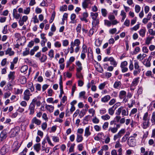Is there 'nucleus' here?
Instances as JSON below:
<instances>
[{
    "label": "nucleus",
    "instance_id": "nucleus-47",
    "mask_svg": "<svg viewBox=\"0 0 155 155\" xmlns=\"http://www.w3.org/2000/svg\"><path fill=\"white\" fill-rule=\"evenodd\" d=\"M15 84L12 83V82H8V84L7 85V87H8V89L9 90H11L12 89V87Z\"/></svg>",
    "mask_w": 155,
    "mask_h": 155
},
{
    "label": "nucleus",
    "instance_id": "nucleus-50",
    "mask_svg": "<svg viewBox=\"0 0 155 155\" xmlns=\"http://www.w3.org/2000/svg\"><path fill=\"white\" fill-rule=\"evenodd\" d=\"M151 120L152 123L155 124V112H153L152 114Z\"/></svg>",
    "mask_w": 155,
    "mask_h": 155
},
{
    "label": "nucleus",
    "instance_id": "nucleus-35",
    "mask_svg": "<svg viewBox=\"0 0 155 155\" xmlns=\"http://www.w3.org/2000/svg\"><path fill=\"white\" fill-rule=\"evenodd\" d=\"M102 15L105 17L107 16V10L105 8H102L101 10Z\"/></svg>",
    "mask_w": 155,
    "mask_h": 155
},
{
    "label": "nucleus",
    "instance_id": "nucleus-28",
    "mask_svg": "<svg viewBox=\"0 0 155 155\" xmlns=\"http://www.w3.org/2000/svg\"><path fill=\"white\" fill-rule=\"evenodd\" d=\"M83 137L81 135L77 134L76 141L77 142L79 143L82 141Z\"/></svg>",
    "mask_w": 155,
    "mask_h": 155
},
{
    "label": "nucleus",
    "instance_id": "nucleus-25",
    "mask_svg": "<svg viewBox=\"0 0 155 155\" xmlns=\"http://www.w3.org/2000/svg\"><path fill=\"white\" fill-rule=\"evenodd\" d=\"M116 109L112 106L108 109V113L110 115L112 116L114 114Z\"/></svg>",
    "mask_w": 155,
    "mask_h": 155
},
{
    "label": "nucleus",
    "instance_id": "nucleus-39",
    "mask_svg": "<svg viewBox=\"0 0 155 155\" xmlns=\"http://www.w3.org/2000/svg\"><path fill=\"white\" fill-rule=\"evenodd\" d=\"M117 127H110L108 129V130L109 131H110L113 133H115L117 131Z\"/></svg>",
    "mask_w": 155,
    "mask_h": 155
},
{
    "label": "nucleus",
    "instance_id": "nucleus-38",
    "mask_svg": "<svg viewBox=\"0 0 155 155\" xmlns=\"http://www.w3.org/2000/svg\"><path fill=\"white\" fill-rule=\"evenodd\" d=\"M143 120H150L149 114L148 112H146L144 114L143 117Z\"/></svg>",
    "mask_w": 155,
    "mask_h": 155
},
{
    "label": "nucleus",
    "instance_id": "nucleus-6",
    "mask_svg": "<svg viewBox=\"0 0 155 155\" xmlns=\"http://www.w3.org/2000/svg\"><path fill=\"white\" fill-rule=\"evenodd\" d=\"M31 95L29 91L28 90H26L24 92L23 99L24 100L28 101L30 99V96Z\"/></svg>",
    "mask_w": 155,
    "mask_h": 155
},
{
    "label": "nucleus",
    "instance_id": "nucleus-1",
    "mask_svg": "<svg viewBox=\"0 0 155 155\" xmlns=\"http://www.w3.org/2000/svg\"><path fill=\"white\" fill-rule=\"evenodd\" d=\"M134 69L133 71V74L134 76H136L139 74L141 71V68L139 65V63L138 61L136 60L134 61Z\"/></svg>",
    "mask_w": 155,
    "mask_h": 155
},
{
    "label": "nucleus",
    "instance_id": "nucleus-3",
    "mask_svg": "<svg viewBox=\"0 0 155 155\" xmlns=\"http://www.w3.org/2000/svg\"><path fill=\"white\" fill-rule=\"evenodd\" d=\"M121 112V114L123 116H126L128 115V112H126V110L124 109L123 107L121 106L118 108L116 111V114L117 115H119Z\"/></svg>",
    "mask_w": 155,
    "mask_h": 155
},
{
    "label": "nucleus",
    "instance_id": "nucleus-53",
    "mask_svg": "<svg viewBox=\"0 0 155 155\" xmlns=\"http://www.w3.org/2000/svg\"><path fill=\"white\" fill-rule=\"evenodd\" d=\"M55 12L54 11H53L51 15V18L50 20V22L51 23L54 20L55 17Z\"/></svg>",
    "mask_w": 155,
    "mask_h": 155
},
{
    "label": "nucleus",
    "instance_id": "nucleus-29",
    "mask_svg": "<svg viewBox=\"0 0 155 155\" xmlns=\"http://www.w3.org/2000/svg\"><path fill=\"white\" fill-rule=\"evenodd\" d=\"M154 38V37H150V36L147 37L145 40V43L146 45H148L151 43V41L152 39Z\"/></svg>",
    "mask_w": 155,
    "mask_h": 155
},
{
    "label": "nucleus",
    "instance_id": "nucleus-55",
    "mask_svg": "<svg viewBox=\"0 0 155 155\" xmlns=\"http://www.w3.org/2000/svg\"><path fill=\"white\" fill-rule=\"evenodd\" d=\"M108 125L109 123L108 122H105V123H104L103 125V129L104 130H106L108 127Z\"/></svg>",
    "mask_w": 155,
    "mask_h": 155
},
{
    "label": "nucleus",
    "instance_id": "nucleus-30",
    "mask_svg": "<svg viewBox=\"0 0 155 155\" xmlns=\"http://www.w3.org/2000/svg\"><path fill=\"white\" fill-rule=\"evenodd\" d=\"M110 64L113 66L114 67H115L117 66V62L115 61L114 58L112 57L110 61Z\"/></svg>",
    "mask_w": 155,
    "mask_h": 155
},
{
    "label": "nucleus",
    "instance_id": "nucleus-56",
    "mask_svg": "<svg viewBox=\"0 0 155 155\" xmlns=\"http://www.w3.org/2000/svg\"><path fill=\"white\" fill-rule=\"evenodd\" d=\"M85 93H86L84 91L80 92L79 94V97L80 98L83 97L84 98H85Z\"/></svg>",
    "mask_w": 155,
    "mask_h": 155
},
{
    "label": "nucleus",
    "instance_id": "nucleus-48",
    "mask_svg": "<svg viewBox=\"0 0 155 155\" xmlns=\"http://www.w3.org/2000/svg\"><path fill=\"white\" fill-rule=\"evenodd\" d=\"M145 150L143 147H141L140 148L141 153L143 154V155H148V152L145 151Z\"/></svg>",
    "mask_w": 155,
    "mask_h": 155
},
{
    "label": "nucleus",
    "instance_id": "nucleus-17",
    "mask_svg": "<svg viewBox=\"0 0 155 155\" xmlns=\"http://www.w3.org/2000/svg\"><path fill=\"white\" fill-rule=\"evenodd\" d=\"M5 53L6 55L8 54L9 56H12L14 55V52L12 51L11 48H9L5 51Z\"/></svg>",
    "mask_w": 155,
    "mask_h": 155
},
{
    "label": "nucleus",
    "instance_id": "nucleus-40",
    "mask_svg": "<svg viewBox=\"0 0 155 155\" xmlns=\"http://www.w3.org/2000/svg\"><path fill=\"white\" fill-rule=\"evenodd\" d=\"M11 93L9 91H8L5 92L4 94V98H6L9 97L11 95Z\"/></svg>",
    "mask_w": 155,
    "mask_h": 155
},
{
    "label": "nucleus",
    "instance_id": "nucleus-24",
    "mask_svg": "<svg viewBox=\"0 0 155 155\" xmlns=\"http://www.w3.org/2000/svg\"><path fill=\"white\" fill-rule=\"evenodd\" d=\"M146 30L145 28L141 29L139 31L140 35L142 37H143L145 35Z\"/></svg>",
    "mask_w": 155,
    "mask_h": 155
},
{
    "label": "nucleus",
    "instance_id": "nucleus-27",
    "mask_svg": "<svg viewBox=\"0 0 155 155\" xmlns=\"http://www.w3.org/2000/svg\"><path fill=\"white\" fill-rule=\"evenodd\" d=\"M32 122L35 123L37 125H39L40 124L41 121L40 120L38 119L36 117H34L32 120Z\"/></svg>",
    "mask_w": 155,
    "mask_h": 155
},
{
    "label": "nucleus",
    "instance_id": "nucleus-54",
    "mask_svg": "<svg viewBox=\"0 0 155 155\" xmlns=\"http://www.w3.org/2000/svg\"><path fill=\"white\" fill-rule=\"evenodd\" d=\"M85 112L84 111V110H83L79 112V117L80 118H81L85 115Z\"/></svg>",
    "mask_w": 155,
    "mask_h": 155
},
{
    "label": "nucleus",
    "instance_id": "nucleus-19",
    "mask_svg": "<svg viewBox=\"0 0 155 155\" xmlns=\"http://www.w3.org/2000/svg\"><path fill=\"white\" fill-rule=\"evenodd\" d=\"M147 56V55L144 54H138L137 57V59L140 61H142L144 58H145Z\"/></svg>",
    "mask_w": 155,
    "mask_h": 155
},
{
    "label": "nucleus",
    "instance_id": "nucleus-34",
    "mask_svg": "<svg viewBox=\"0 0 155 155\" xmlns=\"http://www.w3.org/2000/svg\"><path fill=\"white\" fill-rule=\"evenodd\" d=\"M40 147L41 144L40 143L36 144L34 146L35 150L37 152L39 151Z\"/></svg>",
    "mask_w": 155,
    "mask_h": 155
},
{
    "label": "nucleus",
    "instance_id": "nucleus-15",
    "mask_svg": "<svg viewBox=\"0 0 155 155\" xmlns=\"http://www.w3.org/2000/svg\"><path fill=\"white\" fill-rule=\"evenodd\" d=\"M110 99V96L109 95H107L101 98V100L102 102L106 103Z\"/></svg>",
    "mask_w": 155,
    "mask_h": 155
},
{
    "label": "nucleus",
    "instance_id": "nucleus-36",
    "mask_svg": "<svg viewBox=\"0 0 155 155\" xmlns=\"http://www.w3.org/2000/svg\"><path fill=\"white\" fill-rule=\"evenodd\" d=\"M120 15L122 17L121 21L123 22L126 18V14L123 10H122L121 12Z\"/></svg>",
    "mask_w": 155,
    "mask_h": 155
},
{
    "label": "nucleus",
    "instance_id": "nucleus-20",
    "mask_svg": "<svg viewBox=\"0 0 155 155\" xmlns=\"http://www.w3.org/2000/svg\"><path fill=\"white\" fill-rule=\"evenodd\" d=\"M7 146H3L1 150V153L3 155H4L8 152V149L7 148Z\"/></svg>",
    "mask_w": 155,
    "mask_h": 155
},
{
    "label": "nucleus",
    "instance_id": "nucleus-58",
    "mask_svg": "<svg viewBox=\"0 0 155 155\" xmlns=\"http://www.w3.org/2000/svg\"><path fill=\"white\" fill-rule=\"evenodd\" d=\"M76 18V15L75 14L73 13L72 14L71 16V19L72 21H73L72 22L73 23H74L75 22H74L75 19Z\"/></svg>",
    "mask_w": 155,
    "mask_h": 155
},
{
    "label": "nucleus",
    "instance_id": "nucleus-22",
    "mask_svg": "<svg viewBox=\"0 0 155 155\" xmlns=\"http://www.w3.org/2000/svg\"><path fill=\"white\" fill-rule=\"evenodd\" d=\"M76 64L77 66V71H81L82 70L81 63L79 61H78L76 62Z\"/></svg>",
    "mask_w": 155,
    "mask_h": 155
},
{
    "label": "nucleus",
    "instance_id": "nucleus-46",
    "mask_svg": "<svg viewBox=\"0 0 155 155\" xmlns=\"http://www.w3.org/2000/svg\"><path fill=\"white\" fill-rule=\"evenodd\" d=\"M30 49L29 48H26L25 51H24L22 53V54L23 56H25L28 55L29 53Z\"/></svg>",
    "mask_w": 155,
    "mask_h": 155
},
{
    "label": "nucleus",
    "instance_id": "nucleus-62",
    "mask_svg": "<svg viewBox=\"0 0 155 155\" xmlns=\"http://www.w3.org/2000/svg\"><path fill=\"white\" fill-rule=\"evenodd\" d=\"M127 62L126 61H124L121 63L120 67L121 68L126 67V66L127 65Z\"/></svg>",
    "mask_w": 155,
    "mask_h": 155
},
{
    "label": "nucleus",
    "instance_id": "nucleus-5",
    "mask_svg": "<svg viewBox=\"0 0 155 155\" xmlns=\"http://www.w3.org/2000/svg\"><path fill=\"white\" fill-rule=\"evenodd\" d=\"M132 137H130L127 140L128 144L131 147H133L136 145V140Z\"/></svg>",
    "mask_w": 155,
    "mask_h": 155
},
{
    "label": "nucleus",
    "instance_id": "nucleus-12",
    "mask_svg": "<svg viewBox=\"0 0 155 155\" xmlns=\"http://www.w3.org/2000/svg\"><path fill=\"white\" fill-rule=\"evenodd\" d=\"M7 137V134L5 131H3L2 132L0 135V140L1 141H3L6 139Z\"/></svg>",
    "mask_w": 155,
    "mask_h": 155
},
{
    "label": "nucleus",
    "instance_id": "nucleus-43",
    "mask_svg": "<svg viewBox=\"0 0 155 155\" xmlns=\"http://www.w3.org/2000/svg\"><path fill=\"white\" fill-rule=\"evenodd\" d=\"M102 41H101L99 38H98L95 40V45L96 46L99 47L100 46L101 44Z\"/></svg>",
    "mask_w": 155,
    "mask_h": 155
},
{
    "label": "nucleus",
    "instance_id": "nucleus-13",
    "mask_svg": "<svg viewBox=\"0 0 155 155\" xmlns=\"http://www.w3.org/2000/svg\"><path fill=\"white\" fill-rule=\"evenodd\" d=\"M91 134L90 130V126L87 127L85 129L84 136L87 137Z\"/></svg>",
    "mask_w": 155,
    "mask_h": 155
},
{
    "label": "nucleus",
    "instance_id": "nucleus-42",
    "mask_svg": "<svg viewBox=\"0 0 155 155\" xmlns=\"http://www.w3.org/2000/svg\"><path fill=\"white\" fill-rule=\"evenodd\" d=\"M31 102H33V103L35 104L36 103L38 106H39L41 105V102L39 101H37L36 98H34Z\"/></svg>",
    "mask_w": 155,
    "mask_h": 155
},
{
    "label": "nucleus",
    "instance_id": "nucleus-60",
    "mask_svg": "<svg viewBox=\"0 0 155 155\" xmlns=\"http://www.w3.org/2000/svg\"><path fill=\"white\" fill-rule=\"evenodd\" d=\"M88 112L92 114V116H93L95 113V110L93 108H91L88 110Z\"/></svg>",
    "mask_w": 155,
    "mask_h": 155
},
{
    "label": "nucleus",
    "instance_id": "nucleus-41",
    "mask_svg": "<svg viewBox=\"0 0 155 155\" xmlns=\"http://www.w3.org/2000/svg\"><path fill=\"white\" fill-rule=\"evenodd\" d=\"M143 64L147 67H150L151 66L150 61L148 59H147L146 61L144 62Z\"/></svg>",
    "mask_w": 155,
    "mask_h": 155
},
{
    "label": "nucleus",
    "instance_id": "nucleus-32",
    "mask_svg": "<svg viewBox=\"0 0 155 155\" xmlns=\"http://www.w3.org/2000/svg\"><path fill=\"white\" fill-rule=\"evenodd\" d=\"M20 81L22 84L25 83L26 81V79L25 77L23 76H21L20 77Z\"/></svg>",
    "mask_w": 155,
    "mask_h": 155
},
{
    "label": "nucleus",
    "instance_id": "nucleus-4",
    "mask_svg": "<svg viewBox=\"0 0 155 155\" xmlns=\"http://www.w3.org/2000/svg\"><path fill=\"white\" fill-rule=\"evenodd\" d=\"M15 73L14 71H10L8 75V77L9 79V82H12L15 84V81L14 80L15 78Z\"/></svg>",
    "mask_w": 155,
    "mask_h": 155
},
{
    "label": "nucleus",
    "instance_id": "nucleus-52",
    "mask_svg": "<svg viewBox=\"0 0 155 155\" xmlns=\"http://www.w3.org/2000/svg\"><path fill=\"white\" fill-rule=\"evenodd\" d=\"M104 24L108 27H110L111 25V22L108 20H105L104 21Z\"/></svg>",
    "mask_w": 155,
    "mask_h": 155
},
{
    "label": "nucleus",
    "instance_id": "nucleus-18",
    "mask_svg": "<svg viewBox=\"0 0 155 155\" xmlns=\"http://www.w3.org/2000/svg\"><path fill=\"white\" fill-rule=\"evenodd\" d=\"M74 46H79L81 44V41L80 40L78 39H75L74 41H71V43Z\"/></svg>",
    "mask_w": 155,
    "mask_h": 155
},
{
    "label": "nucleus",
    "instance_id": "nucleus-7",
    "mask_svg": "<svg viewBox=\"0 0 155 155\" xmlns=\"http://www.w3.org/2000/svg\"><path fill=\"white\" fill-rule=\"evenodd\" d=\"M20 19L18 21V23L20 26H22L24 24V22H26L28 19V17L27 16H23L22 18L21 16L19 18Z\"/></svg>",
    "mask_w": 155,
    "mask_h": 155
},
{
    "label": "nucleus",
    "instance_id": "nucleus-9",
    "mask_svg": "<svg viewBox=\"0 0 155 155\" xmlns=\"http://www.w3.org/2000/svg\"><path fill=\"white\" fill-rule=\"evenodd\" d=\"M12 15L13 17L16 19H18L21 17V15L18 13L17 10L15 8L13 10Z\"/></svg>",
    "mask_w": 155,
    "mask_h": 155
},
{
    "label": "nucleus",
    "instance_id": "nucleus-14",
    "mask_svg": "<svg viewBox=\"0 0 155 155\" xmlns=\"http://www.w3.org/2000/svg\"><path fill=\"white\" fill-rule=\"evenodd\" d=\"M150 120H143L142 127L144 129L148 128L149 126Z\"/></svg>",
    "mask_w": 155,
    "mask_h": 155
},
{
    "label": "nucleus",
    "instance_id": "nucleus-45",
    "mask_svg": "<svg viewBox=\"0 0 155 155\" xmlns=\"http://www.w3.org/2000/svg\"><path fill=\"white\" fill-rule=\"evenodd\" d=\"M28 69V67L26 65H25L21 67V71L24 73Z\"/></svg>",
    "mask_w": 155,
    "mask_h": 155
},
{
    "label": "nucleus",
    "instance_id": "nucleus-10",
    "mask_svg": "<svg viewBox=\"0 0 155 155\" xmlns=\"http://www.w3.org/2000/svg\"><path fill=\"white\" fill-rule=\"evenodd\" d=\"M91 3V0H84L82 3V6L83 8L84 9L87 8L88 4Z\"/></svg>",
    "mask_w": 155,
    "mask_h": 155
},
{
    "label": "nucleus",
    "instance_id": "nucleus-63",
    "mask_svg": "<svg viewBox=\"0 0 155 155\" xmlns=\"http://www.w3.org/2000/svg\"><path fill=\"white\" fill-rule=\"evenodd\" d=\"M121 137V135H120L118 133L115 135L114 137V140L115 141L117 139L120 138Z\"/></svg>",
    "mask_w": 155,
    "mask_h": 155
},
{
    "label": "nucleus",
    "instance_id": "nucleus-44",
    "mask_svg": "<svg viewBox=\"0 0 155 155\" xmlns=\"http://www.w3.org/2000/svg\"><path fill=\"white\" fill-rule=\"evenodd\" d=\"M101 118L104 120H108L110 118V116L108 114L101 116Z\"/></svg>",
    "mask_w": 155,
    "mask_h": 155
},
{
    "label": "nucleus",
    "instance_id": "nucleus-37",
    "mask_svg": "<svg viewBox=\"0 0 155 155\" xmlns=\"http://www.w3.org/2000/svg\"><path fill=\"white\" fill-rule=\"evenodd\" d=\"M95 83L94 81L93 80H91V82H89L87 85L88 89H89L91 87L95 85Z\"/></svg>",
    "mask_w": 155,
    "mask_h": 155
},
{
    "label": "nucleus",
    "instance_id": "nucleus-2",
    "mask_svg": "<svg viewBox=\"0 0 155 155\" xmlns=\"http://www.w3.org/2000/svg\"><path fill=\"white\" fill-rule=\"evenodd\" d=\"M20 131V128L18 127H16L12 129L10 132V137H14L17 136Z\"/></svg>",
    "mask_w": 155,
    "mask_h": 155
},
{
    "label": "nucleus",
    "instance_id": "nucleus-11",
    "mask_svg": "<svg viewBox=\"0 0 155 155\" xmlns=\"http://www.w3.org/2000/svg\"><path fill=\"white\" fill-rule=\"evenodd\" d=\"M139 77H137L134 78L130 86L133 87L137 86L139 82Z\"/></svg>",
    "mask_w": 155,
    "mask_h": 155
},
{
    "label": "nucleus",
    "instance_id": "nucleus-31",
    "mask_svg": "<svg viewBox=\"0 0 155 155\" xmlns=\"http://www.w3.org/2000/svg\"><path fill=\"white\" fill-rule=\"evenodd\" d=\"M56 29V27H55L54 24H53L52 25L51 28V32H49V36H51L52 35H53V32H54L55 31Z\"/></svg>",
    "mask_w": 155,
    "mask_h": 155
},
{
    "label": "nucleus",
    "instance_id": "nucleus-64",
    "mask_svg": "<svg viewBox=\"0 0 155 155\" xmlns=\"http://www.w3.org/2000/svg\"><path fill=\"white\" fill-rule=\"evenodd\" d=\"M148 32L150 35H155V31H153V29H149L148 30Z\"/></svg>",
    "mask_w": 155,
    "mask_h": 155
},
{
    "label": "nucleus",
    "instance_id": "nucleus-51",
    "mask_svg": "<svg viewBox=\"0 0 155 155\" xmlns=\"http://www.w3.org/2000/svg\"><path fill=\"white\" fill-rule=\"evenodd\" d=\"M135 12L137 13H138L140 11V7L139 5H136L135 6Z\"/></svg>",
    "mask_w": 155,
    "mask_h": 155
},
{
    "label": "nucleus",
    "instance_id": "nucleus-8",
    "mask_svg": "<svg viewBox=\"0 0 155 155\" xmlns=\"http://www.w3.org/2000/svg\"><path fill=\"white\" fill-rule=\"evenodd\" d=\"M35 104L33 102H31L29 107V110H30V114H33L35 112Z\"/></svg>",
    "mask_w": 155,
    "mask_h": 155
},
{
    "label": "nucleus",
    "instance_id": "nucleus-21",
    "mask_svg": "<svg viewBox=\"0 0 155 155\" xmlns=\"http://www.w3.org/2000/svg\"><path fill=\"white\" fill-rule=\"evenodd\" d=\"M121 83L120 81H116L114 84V87L116 89H118L121 86Z\"/></svg>",
    "mask_w": 155,
    "mask_h": 155
},
{
    "label": "nucleus",
    "instance_id": "nucleus-23",
    "mask_svg": "<svg viewBox=\"0 0 155 155\" xmlns=\"http://www.w3.org/2000/svg\"><path fill=\"white\" fill-rule=\"evenodd\" d=\"M90 16L92 20L97 18H98V13L97 12H91L90 13Z\"/></svg>",
    "mask_w": 155,
    "mask_h": 155
},
{
    "label": "nucleus",
    "instance_id": "nucleus-16",
    "mask_svg": "<svg viewBox=\"0 0 155 155\" xmlns=\"http://www.w3.org/2000/svg\"><path fill=\"white\" fill-rule=\"evenodd\" d=\"M126 94L127 93L125 91H121L119 92V97L120 99H122L125 97Z\"/></svg>",
    "mask_w": 155,
    "mask_h": 155
},
{
    "label": "nucleus",
    "instance_id": "nucleus-33",
    "mask_svg": "<svg viewBox=\"0 0 155 155\" xmlns=\"http://www.w3.org/2000/svg\"><path fill=\"white\" fill-rule=\"evenodd\" d=\"M27 87L31 91L33 92L34 91V87L32 83L30 82L27 85Z\"/></svg>",
    "mask_w": 155,
    "mask_h": 155
},
{
    "label": "nucleus",
    "instance_id": "nucleus-49",
    "mask_svg": "<svg viewBox=\"0 0 155 155\" xmlns=\"http://www.w3.org/2000/svg\"><path fill=\"white\" fill-rule=\"evenodd\" d=\"M30 7H28L24 10L23 13L25 14L28 15L30 13Z\"/></svg>",
    "mask_w": 155,
    "mask_h": 155
},
{
    "label": "nucleus",
    "instance_id": "nucleus-59",
    "mask_svg": "<svg viewBox=\"0 0 155 155\" xmlns=\"http://www.w3.org/2000/svg\"><path fill=\"white\" fill-rule=\"evenodd\" d=\"M69 44V41L67 40H64L62 41V45L64 46H67Z\"/></svg>",
    "mask_w": 155,
    "mask_h": 155
},
{
    "label": "nucleus",
    "instance_id": "nucleus-61",
    "mask_svg": "<svg viewBox=\"0 0 155 155\" xmlns=\"http://www.w3.org/2000/svg\"><path fill=\"white\" fill-rule=\"evenodd\" d=\"M54 45L55 47L59 48L61 46V44L60 42L57 41L54 43Z\"/></svg>",
    "mask_w": 155,
    "mask_h": 155
},
{
    "label": "nucleus",
    "instance_id": "nucleus-26",
    "mask_svg": "<svg viewBox=\"0 0 155 155\" xmlns=\"http://www.w3.org/2000/svg\"><path fill=\"white\" fill-rule=\"evenodd\" d=\"M99 23V19L97 18L92 20V24L94 26H96L98 25Z\"/></svg>",
    "mask_w": 155,
    "mask_h": 155
},
{
    "label": "nucleus",
    "instance_id": "nucleus-57",
    "mask_svg": "<svg viewBox=\"0 0 155 155\" xmlns=\"http://www.w3.org/2000/svg\"><path fill=\"white\" fill-rule=\"evenodd\" d=\"M92 122L94 123L97 124L99 123V120L96 117H95L92 119Z\"/></svg>",
    "mask_w": 155,
    "mask_h": 155
}]
</instances>
